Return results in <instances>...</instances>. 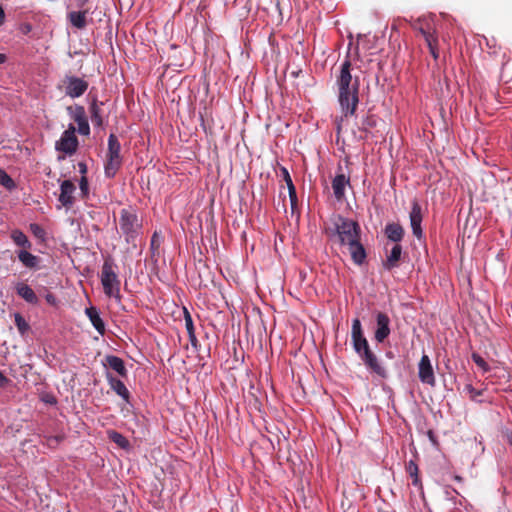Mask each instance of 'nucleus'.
<instances>
[{"label":"nucleus","instance_id":"obj_1","mask_svg":"<svg viewBox=\"0 0 512 512\" xmlns=\"http://www.w3.org/2000/svg\"><path fill=\"white\" fill-rule=\"evenodd\" d=\"M323 233L332 242L347 247L355 265L362 266L367 262V236L362 226H324Z\"/></svg>","mask_w":512,"mask_h":512},{"label":"nucleus","instance_id":"obj_2","mask_svg":"<svg viewBox=\"0 0 512 512\" xmlns=\"http://www.w3.org/2000/svg\"><path fill=\"white\" fill-rule=\"evenodd\" d=\"M351 70L352 64L349 59H346L341 64L336 77L338 101L344 117L354 115L359 104L360 82L357 76H352Z\"/></svg>","mask_w":512,"mask_h":512},{"label":"nucleus","instance_id":"obj_3","mask_svg":"<svg viewBox=\"0 0 512 512\" xmlns=\"http://www.w3.org/2000/svg\"><path fill=\"white\" fill-rule=\"evenodd\" d=\"M351 343L355 353L359 356L371 374H374L381 379L388 378V371L382 365L376 353L371 349L359 318H355L352 321Z\"/></svg>","mask_w":512,"mask_h":512},{"label":"nucleus","instance_id":"obj_4","mask_svg":"<svg viewBox=\"0 0 512 512\" xmlns=\"http://www.w3.org/2000/svg\"><path fill=\"white\" fill-rule=\"evenodd\" d=\"M114 261L111 257H107L104 260L102 270H101V284L103 286V291L106 296L113 297L116 300L120 301V280L118 279L117 274L113 270Z\"/></svg>","mask_w":512,"mask_h":512},{"label":"nucleus","instance_id":"obj_5","mask_svg":"<svg viewBox=\"0 0 512 512\" xmlns=\"http://www.w3.org/2000/svg\"><path fill=\"white\" fill-rule=\"evenodd\" d=\"M121 144L115 134L108 137V149L104 166L105 176L113 178L122 166Z\"/></svg>","mask_w":512,"mask_h":512},{"label":"nucleus","instance_id":"obj_6","mask_svg":"<svg viewBox=\"0 0 512 512\" xmlns=\"http://www.w3.org/2000/svg\"><path fill=\"white\" fill-rule=\"evenodd\" d=\"M376 328L374 331V340L378 344L384 343L391 334V320L389 316L382 311H375Z\"/></svg>","mask_w":512,"mask_h":512},{"label":"nucleus","instance_id":"obj_7","mask_svg":"<svg viewBox=\"0 0 512 512\" xmlns=\"http://www.w3.org/2000/svg\"><path fill=\"white\" fill-rule=\"evenodd\" d=\"M75 132V127L70 124L68 129L62 133L61 138L56 142V150L69 155L74 154L79 144Z\"/></svg>","mask_w":512,"mask_h":512},{"label":"nucleus","instance_id":"obj_8","mask_svg":"<svg viewBox=\"0 0 512 512\" xmlns=\"http://www.w3.org/2000/svg\"><path fill=\"white\" fill-rule=\"evenodd\" d=\"M65 94L71 98H78L82 96L88 89V82L76 76L66 75L62 80Z\"/></svg>","mask_w":512,"mask_h":512},{"label":"nucleus","instance_id":"obj_9","mask_svg":"<svg viewBox=\"0 0 512 512\" xmlns=\"http://www.w3.org/2000/svg\"><path fill=\"white\" fill-rule=\"evenodd\" d=\"M418 377L419 380L432 387L435 386L436 380L431 360L428 355L423 354L418 364Z\"/></svg>","mask_w":512,"mask_h":512},{"label":"nucleus","instance_id":"obj_10","mask_svg":"<svg viewBox=\"0 0 512 512\" xmlns=\"http://www.w3.org/2000/svg\"><path fill=\"white\" fill-rule=\"evenodd\" d=\"M387 245H385L386 259L382 261V266L385 270L392 271L400 266L403 250L399 243L394 244L390 251H388Z\"/></svg>","mask_w":512,"mask_h":512},{"label":"nucleus","instance_id":"obj_11","mask_svg":"<svg viewBox=\"0 0 512 512\" xmlns=\"http://www.w3.org/2000/svg\"><path fill=\"white\" fill-rule=\"evenodd\" d=\"M105 376L111 390L114 391L127 404H130L131 393L124 382L120 378L115 377L110 371H106Z\"/></svg>","mask_w":512,"mask_h":512},{"label":"nucleus","instance_id":"obj_12","mask_svg":"<svg viewBox=\"0 0 512 512\" xmlns=\"http://www.w3.org/2000/svg\"><path fill=\"white\" fill-rule=\"evenodd\" d=\"M102 364L104 367L114 371L120 378H128V369L126 368L125 361L112 354H108L104 357Z\"/></svg>","mask_w":512,"mask_h":512},{"label":"nucleus","instance_id":"obj_13","mask_svg":"<svg viewBox=\"0 0 512 512\" xmlns=\"http://www.w3.org/2000/svg\"><path fill=\"white\" fill-rule=\"evenodd\" d=\"M15 293L18 297L23 299L26 303L32 306H38L40 303V299L35 293V291L26 284L25 282L18 281L13 286Z\"/></svg>","mask_w":512,"mask_h":512},{"label":"nucleus","instance_id":"obj_14","mask_svg":"<svg viewBox=\"0 0 512 512\" xmlns=\"http://www.w3.org/2000/svg\"><path fill=\"white\" fill-rule=\"evenodd\" d=\"M75 191V184L71 180H64L60 185L59 202L66 208L72 207L75 201Z\"/></svg>","mask_w":512,"mask_h":512},{"label":"nucleus","instance_id":"obj_15","mask_svg":"<svg viewBox=\"0 0 512 512\" xmlns=\"http://www.w3.org/2000/svg\"><path fill=\"white\" fill-rule=\"evenodd\" d=\"M68 110L72 112V119L78 124V132L81 135H89L90 127L84 107L77 105L74 110L72 107H69Z\"/></svg>","mask_w":512,"mask_h":512},{"label":"nucleus","instance_id":"obj_16","mask_svg":"<svg viewBox=\"0 0 512 512\" xmlns=\"http://www.w3.org/2000/svg\"><path fill=\"white\" fill-rule=\"evenodd\" d=\"M350 185V177L344 173H338L332 180V189L335 198L341 201L345 198L346 186Z\"/></svg>","mask_w":512,"mask_h":512},{"label":"nucleus","instance_id":"obj_17","mask_svg":"<svg viewBox=\"0 0 512 512\" xmlns=\"http://www.w3.org/2000/svg\"><path fill=\"white\" fill-rule=\"evenodd\" d=\"M30 249H19L16 251L18 260L22 265L31 270H37L40 268V257L33 255L29 252Z\"/></svg>","mask_w":512,"mask_h":512},{"label":"nucleus","instance_id":"obj_18","mask_svg":"<svg viewBox=\"0 0 512 512\" xmlns=\"http://www.w3.org/2000/svg\"><path fill=\"white\" fill-rule=\"evenodd\" d=\"M85 314L90 320L92 326L95 328V330L103 336L106 333V327L105 322L100 316V311L95 306H90L85 309Z\"/></svg>","mask_w":512,"mask_h":512},{"label":"nucleus","instance_id":"obj_19","mask_svg":"<svg viewBox=\"0 0 512 512\" xmlns=\"http://www.w3.org/2000/svg\"><path fill=\"white\" fill-rule=\"evenodd\" d=\"M89 10L70 11L67 14L69 23L78 30H83L88 24Z\"/></svg>","mask_w":512,"mask_h":512},{"label":"nucleus","instance_id":"obj_20","mask_svg":"<svg viewBox=\"0 0 512 512\" xmlns=\"http://www.w3.org/2000/svg\"><path fill=\"white\" fill-rule=\"evenodd\" d=\"M418 23H421L420 20H418L417 23L413 25V28L421 34L427 46H431L432 44H435L439 41L436 30L431 27L430 23L427 22L417 26Z\"/></svg>","mask_w":512,"mask_h":512},{"label":"nucleus","instance_id":"obj_21","mask_svg":"<svg viewBox=\"0 0 512 512\" xmlns=\"http://www.w3.org/2000/svg\"><path fill=\"white\" fill-rule=\"evenodd\" d=\"M280 170H281V173H282V176H283V180L285 181L286 186L288 188L291 208H292V211H293L294 208L297 205L296 188H295V186L293 184L292 178H291L288 170L285 167H283V166L280 168Z\"/></svg>","mask_w":512,"mask_h":512},{"label":"nucleus","instance_id":"obj_22","mask_svg":"<svg viewBox=\"0 0 512 512\" xmlns=\"http://www.w3.org/2000/svg\"><path fill=\"white\" fill-rule=\"evenodd\" d=\"M102 105L103 102H98L97 99H94L89 107L91 121L96 127H102L103 125Z\"/></svg>","mask_w":512,"mask_h":512},{"label":"nucleus","instance_id":"obj_23","mask_svg":"<svg viewBox=\"0 0 512 512\" xmlns=\"http://www.w3.org/2000/svg\"><path fill=\"white\" fill-rule=\"evenodd\" d=\"M406 472L409 474V476L411 477L412 479V485H414L415 487H418L420 490H423V485H422V481L419 477V469H418V465L416 464V462L414 460H410L409 462L406 463Z\"/></svg>","mask_w":512,"mask_h":512},{"label":"nucleus","instance_id":"obj_24","mask_svg":"<svg viewBox=\"0 0 512 512\" xmlns=\"http://www.w3.org/2000/svg\"><path fill=\"white\" fill-rule=\"evenodd\" d=\"M424 210L425 208L417 200H413L409 212L410 224H421Z\"/></svg>","mask_w":512,"mask_h":512},{"label":"nucleus","instance_id":"obj_25","mask_svg":"<svg viewBox=\"0 0 512 512\" xmlns=\"http://www.w3.org/2000/svg\"><path fill=\"white\" fill-rule=\"evenodd\" d=\"M107 434H108L109 440L112 441L113 443H115L116 445H118L120 448H122L124 450H128L130 448L131 445H130L129 440L124 435L119 433L118 431L108 430Z\"/></svg>","mask_w":512,"mask_h":512},{"label":"nucleus","instance_id":"obj_26","mask_svg":"<svg viewBox=\"0 0 512 512\" xmlns=\"http://www.w3.org/2000/svg\"><path fill=\"white\" fill-rule=\"evenodd\" d=\"M11 238L13 242L19 246L21 249H31L32 243L29 241L28 237L20 230L15 229L11 233Z\"/></svg>","mask_w":512,"mask_h":512},{"label":"nucleus","instance_id":"obj_27","mask_svg":"<svg viewBox=\"0 0 512 512\" xmlns=\"http://www.w3.org/2000/svg\"><path fill=\"white\" fill-rule=\"evenodd\" d=\"M385 235L387 238L392 241L398 243L402 240L404 236L403 226H385Z\"/></svg>","mask_w":512,"mask_h":512},{"label":"nucleus","instance_id":"obj_28","mask_svg":"<svg viewBox=\"0 0 512 512\" xmlns=\"http://www.w3.org/2000/svg\"><path fill=\"white\" fill-rule=\"evenodd\" d=\"M486 388L484 389H476L475 387H473L472 384H466L465 385V388H464V391L469 395V398L472 400V401H475V402H478V403H482V402H485L486 400L481 398L484 393L486 392Z\"/></svg>","mask_w":512,"mask_h":512},{"label":"nucleus","instance_id":"obj_29","mask_svg":"<svg viewBox=\"0 0 512 512\" xmlns=\"http://www.w3.org/2000/svg\"><path fill=\"white\" fill-rule=\"evenodd\" d=\"M14 322H15V325H16L19 333L22 336L26 335L28 333V331L30 330L29 323L26 321V319L23 317V315L20 314L19 312L14 314Z\"/></svg>","mask_w":512,"mask_h":512},{"label":"nucleus","instance_id":"obj_30","mask_svg":"<svg viewBox=\"0 0 512 512\" xmlns=\"http://www.w3.org/2000/svg\"><path fill=\"white\" fill-rule=\"evenodd\" d=\"M163 241V237L160 235L158 231H155L151 237L150 250L151 257L155 258L156 255H159V248Z\"/></svg>","mask_w":512,"mask_h":512},{"label":"nucleus","instance_id":"obj_31","mask_svg":"<svg viewBox=\"0 0 512 512\" xmlns=\"http://www.w3.org/2000/svg\"><path fill=\"white\" fill-rule=\"evenodd\" d=\"M185 326H186V330H187V333H188L189 341H190L192 347L197 349L199 343H198L197 337L195 335V328H194L193 319H188L187 323L185 324Z\"/></svg>","mask_w":512,"mask_h":512},{"label":"nucleus","instance_id":"obj_32","mask_svg":"<svg viewBox=\"0 0 512 512\" xmlns=\"http://www.w3.org/2000/svg\"><path fill=\"white\" fill-rule=\"evenodd\" d=\"M121 224H134L137 216L131 209H122L120 212Z\"/></svg>","mask_w":512,"mask_h":512},{"label":"nucleus","instance_id":"obj_33","mask_svg":"<svg viewBox=\"0 0 512 512\" xmlns=\"http://www.w3.org/2000/svg\"><path fill=\"white\" fill-rule=\"evenodd\" d=\"M472 360L473 362L483 370V372H491L492 369L488 365V363L485 361V359L478 353H472Z\"/></svg>","mask_w":512,"mask_h":512},{"label":"nucleus","instance_id":"obj_34","mask_svg":"<svg viewBox=\"0 0 512 512\" xmlns=\"http://www.w3.org/2000/svg\"><path fill=\"white\" fill-rule=\"evenodd\" d=\"M0 185L8 190H12L16 186L14 180L2 169H0Z\"/></svg>","mask_w":512,"mask_h":512},{"label":"nucleus","instance_id":"obj_35","mask_svg":"<svg viewBox=\"0 0 512 512\" xmlns=\"http://www.w3.org/2000/svg\"><path fill=\"white\" fill-rule=\"evenodd\" d=\"M46 439V445L51 448L55 449L57 446L64 440L63 435H51V436H45Z\"/></svg>","mask_w":512,"mask_h":512},{"label":"nucleus","instance_id":"obj_36","mask_svg":"<svg viewBox=\"0 0 512 512\" xmlns=\"http://www.w3.org/2000/svg\"><path fill=\"white\" fill-rule=\"evenodd\" d=\"M477 226H464L463 228V231H462V237H467L468 239H471L473 237V235L475 236V239L480 235V233L482 232L481 229H476Z\"/></svg>","mask_w":512,"mask_h":512},{"label":"nucleus","instance_id":"obj_37","mask_svg":"<svg viewBox=\"0 0 512 512\" xmlns=\"http://www.w3.org/2000/svg\"><path fill=\"white\" fill-rule=\"evenodd\" d=\"M444 494H445V497L448 500H450L454 504H456V497H455V495H459V492L454 487H452L450 485L445 486Z\"/></svg>","mask_w":512,"mask_h":512},{"label":"nucleus","instance_id":"obj_38","mask_svg":"<svg viewBox=\"0 0 512 512\" xmlns=\"http://www.w3.org/2000/svg\"><path fill=\"white\" fill-rule=\"evenodd\" d=\"M33 235L41 241H45L46 231L44 230V226H30Z\"/></svg>","mask_w":512,"mask_h":512},{"label":"nucleus","instance_id":"obj_39","mask_svg":"<svg viewBox=\"0 0 512 512\" xmlns=\"http://www.w3.org/2000/svg\"><path fill=\"white\" fill-rule=\"evenodd\" d=\"M80 190L83 197L87 196L89 191L88 179L86 176H82L79 182Z\"/></svg>","mask_w":512,"mask_h":512},{"label":"nucleus","instance_id":"obj_40","mask_svg":"<svg viewBox=\"0 0 512 512\" xmlns=\"http://www.w3.org/2000/svg\"><path fill=\"white\" fill-rule=\"evenodd\" d=\"M41 401L50 405L57 404V398L52 393H46L43 396H41Z\"/></svg>","mask_w":512,"mask_h":512},{"label":"nucleus","instance_id":"obj_41","mask_svg":"<svg viewBox=\"0 0 512 512\" xmlns=\"http://www.w3.org/2000/svg\"><path fill=\"white\" fill-rule=\"evenodd\" d=\"M438 45H439V41L436 42L435 44H432L431 46H427L431 56L433 57V59L435 61L438 60V58H439V48H438Z\"/></svg>","mask_w":512,"mask_h":512},{"label":"nucleus","instance_id":"obj_42","mask_svg":"<svg viewBox=\"0 0 512 512\" xmlns=\"http://www.w3.org/2000/svg\"><path fill=\"white\" fill-rule=\"evenodd\" d=\"M45 300L49 305L54 306V307H56L59 303V300L57 299V297L51 292H48L45 295Z\"/></svg>","mask_w":512,"mask_h":512},{"label":"nucleus","instance_id":"obj_43","mask_svg":"<svg viewBox=\"0 0 512 512\" xmlns=\"http://www.w3.org/2000/svg\"><path fill=\"white\" fill-rule=\"evenodd\" d=\"M492 376L502 377L503 379H505L506 382H508V380H509V374L505 370L500 369V368H495L494 373L489 375V377H492Z\"/></svg>","mask_w":512,"mask_h":512},{"label":"nucleus","instance_id":"obj_44","mask_svg":"<svg viewBox=\"0 0 512 512\" xmlns=\"http://www.w3.org/2000/svg\"><path fill=\"white\" fill-rule=\"evenodd\" d=\"M502 440L512 447V431L509 429L502 430Z\"/></svg>","mask_w":512,"mask_h":512},{"label":"nucleus","instance_id":"obj_45","mask_svg":"<svg viewBox=\"0 0 512 512\" xmlns=\"http://www.w3.org/2000/svg\"><path fill=\"white\" fill-rule=\"evenodd\" d=\"M11 380L0 370V388H5L10 384Z\"/></svg>","mask_w":512,"mask_h":512},{"label":"nucleus","instance_id":"obj_46","mask_svg":"<svg viewBox=\"0 0 512 512\" xmlns=\"http://www.w3.org/2000/svg\"><path fill=\"white\" fill-rule=\"evenodd\" d=\"M427 436H428L429 440L432 442V444L434 446H438L439 443H438V440H437V436H436V434H435V432L433 430H431V429L428 430L427 431Z\"/></svg>","mask_w":512,"mask_h":512},{"label":"nucleus","instance_id":"obj_47","mask_svg":"<svg viewBox=\"0 0 512 512\" xmlns=\"http://www.w3.org/2000/svg\"><path fill=\"white\" fill-rule=\"evenodd\" d=\"M297 460H299V455L297 452H289V455L287 457V461L290 462L292 465H296Z\"/></svg>","mask_w":512,"mask_h":512},{"label":"nucleus","instance_id":"obj_48","mask_svg":"<svg viewBox=\"0 0 512 512\" xmlns=\"http://www.w3.org/2000/svg\"><path fill=\"white\" fill-rule=\"evenodd\" d=\"M411 227H412V230H413V234H414L418 239H421V237H422V233H423L422 226H411Z\"/></svg>","mask_w":512,"mask_h":512},{"label":"nucleus","instance_id":"obj_49","mask_svg":"<svg viewBox=\"0 0 512 512\" xmlns=\"http://www.w3.org/2000/svg\"><path fill=\"white\" fill-rule=\"evenodd\" d=\"M183 313H184V320H185V324H186L188 319H192V316H191L190 312L187 310V308H185V307L183 309Z\"/></svg>","mask_w":512,"mask_h":512},{"label":"nucleus","instance_id":"obj_50","mask_svg":"<svg viewBox=\"0 0 512 512\" xmlns=\"http://www.w3.org/2000/svg\"><path fill=\"white\" fill-rule=\"evenodd\" d=\"M79 168H80V173L82 174V176H85V174L87 173V166H86V164L79 163Z\"/></svg>","mask_w":512,"mask_h":512},{"label":"nucleus","instance_id":"obj_51","mask_svg":"<svg viewBox=\"0 0 512 512\" xmlns=\"http://www.w3.org/2000/svg\"><path fill=\"white\" fill-rule=\"evenodd\" d=\"M5 21V12L4 9L0 6V25H2Z\"/></svg>","mask_w":512,"mask_h":512},{"label":"nucleus","instance_id":"obj_52","mask_svg":"<svg viewBox=\"0 0 512 512\" xmlns=\"http://www.w3.org/2000/svg\"><path fill=\"white\" fill-rule=\"evenodd\" d=\"M385 356H386L387 358H389V359H393V358L395 357V356H394V353H393L391 350L386 351V352H385Z\"/></svg>","mask_w":512,"mask_h":512},{"label":"nucleus","instance_id":"obj_53","mask_svg":"<svg viewBox=\"0 0 512 512\" xmlns=\"http://www.w3.org/2000/svg\"><path fill=\"white\" fill-rule=\"evenodd\" d=\"M502 256H503L502 253L497 254V260L501 262L500 264L502 266V269L505 270V266L503 264V260L500 259V257H502Z\"/></svg>","mask_w":512,"mask_h":512},{"label":"nucleus","instance_id":"obj_54","mask_svg":"<svg viewBox=\"0 0 512 512\" xmlns=\"http://www.w3.org/2000/svg\"><path fill=\"white\" fill-rule=\"evenodd\" d=\"M199 278H200V282H199V286H203V287H207L208 285L206 283H204L203 279H202V275L201 273L199 272Z\"/></svg>","mask_w":512,"mask_h":512},{"label":"nucleus","instance_id":"obj_55","mask_svg":"<svg viewBox=\"0 0 512 512\" xmlns=\"http://www.w3.org/2000/svg\"><path fill=\"white\" fill-rule=\"evenodd\" d=\"M6 61V56L4 54L0 53V64L4 63Z\"/></svg>","mask_w":512,"mask_h":512},{"label":"nucleus","instance_id":"obj_56","mask_svg":"<svg viewBox=\"0 0 512 512\" xmlns=\"http://www.w3.org/2000/svg\"><path fill=\"white\" fill-rule=\"evenodd\" d=\"M275 235H276V236H278V237H279V239H280V241H282V242H283V238H284V237H283V235H282L279 231H276V232H275Z\"/></svg>","mask_w":512,"mask_h":512},{"label":"nucleus","instance_id":"obj_57","mask_svg":"<svg viewBox=\"0 0 512 512\" xmlns=\"http://www.w3.org/2000/svg\"><path fill=\"white\" fill-rule=\"evenodd\" d=\"M454 480L461 482V481H463V478L460 475H455Z\"/></svg>","mask_w":512,"mask_h":512},{"label":"nucleus","instance_id":"obj_58","mask_svg":"<svg viewBox=\"0 0 512 512\" xmlns=\"http://www.w3.org/2000/svg\"><path fill=\"white\" fill-rule=\"evenodd\" d=\"M208 232L210 234H212V233L216 234V232L214 231V226H209Z\"/></svg>","mask_w":512,"mask_h":512},{"label":"nucleus","instance_id":"obj_59","mask_svg":"<svg viewBox=\"0 0 512 512\" xmlns=\"http://www.w3.org/2000/svg\"><path fill=\"white\" fill-rule=\"evenodd\" d=\"M198 230H199L200 232H202V225H199V226L195 227V232H196V233L198 232Z\"/></svg>","mask_w":512,"mask_h":512},{"label":"nucleus","instance_id":"obj_60","mask_svg":"<svg viewBox=\"0 0 512 512\" xmlns=\"http://www.w3.org/2000/svg\"><path fill=\"white\" fill-rule=\"evenodd\" d=\"M340 130H341V124L338 123V125H337V132L340 133Z\"/></svg>","mask_w":512,"mask_h":512},{"label":"nucleus","instance_id":"obj_61","mask_svg":"<svg viewBox=\"0 0 512 512\" xmlns=\"http://www.w3.org/2000/svg\"><path fill=\"white\" fill-rule=\"evenodd\" d=\"M367 125H368V126H372V125H373V123H372V122H370V120H369V119H367Z\"/></svg>","mask_w":512,"mask_h":512},{"label":"nucleus","instance_id":"obj_62","mask_svg":"<svg viewBox=\"0 0 512 512\" xmlns=\"http://www.w3.org/2000/svg\"><path fill=\"white\" fill-rule=\"evenodd\" d=\"M241 235H242L243 238H245L246 232L245 231L241 232Z\"/></svg>","mask_w":512,"mask_h":512},{"label":"nucleus","instance_id":"obj_63","mask_svg":"<svg viewBox=\"0 0 512 512\" xmlns=\"http://www.w3.org/2000/svg\"><path fill=\"white\" fill-rule=\"evenodd\" d=\"M85 2H86V0H82V4H80L79 6L82 7Z\"/></svg>","mask_w":512,"mask_h":512}]
</instances>
